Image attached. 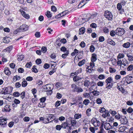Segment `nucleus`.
Masks as SVG:
<instances>
[{
    "label": "nucleus",
    "mask_w": 133,
    "mask_h": 133,
    "mask_svg": "<svg viewBox=\"0 0 133 133\" xmlns=\"http://www.w3.org/2000/svg\"><path fill=\"white\" fill-rule=\"evenodd\" d=\"M105 17L109 20H111L112 19L113 16L111 12L108 11H105L104 14Z\"/></svg>",
    "instance_id": "f257e3e1"
},
{
    "label": "nucleus",
    "mask_w": 133,
    "mask_h": 133,
    "mask_svg": "<svg viewBox=\"0 0 133 133\" xmlns=\"http://www.w3.org/2000/svg\"><path fill=\"white\" fill-rule=\"evenodd\" d=\"M116 34L119 36H121L125 33V31L124 29L120 28H117L115 30Z\"/></svg>",
    "instance_id": "f03ea898"
},
{
    "label": "nucleus",
    "mask_w": 133,
    "mask_h": 133,
    "mask_svg": "<svg viewBox=\"0 0 133 133\" xmlns=\"http://www.w3.org/2000/svg\"><path fill=\"white\" fill-rule=\"evenodd\" d=\"M91 122L95 127L99 126L100 125V122L98 121L95 118H93L92 119Z\"/></svg>",
    "instance_id": "7ed1b4c3"
},
{
    "label": "nucleus",
    "mask_w": 133,
    "mask_h": 133,
    "mask_svg": "<svg viewBox=\"0 0 133 133\" xmlns=\"http://www.w3.org/2000/svg\"><path fill=\"white\" fill-rule=\"evenodd\" d=\"M28 26L25 24H23L21 25L19 27V29L20 31L24 32L25 31L28 29Z\"/></svg>",
    "instance_id": "20e7f679"
},
{
    "label": "nucleus",
    "mask_w": 133,
    "mask_h": 133,
    "mask_svg": "<svg viewBox=\"0 0 133 133\" xmlns=\"http://www.w3.org/2000/svg\"><path fill=\"white\" fill-rule=\"evenodd\" d=\"M104 126L105 129L107 130L112 129V126L109 123H105L104 125Z\"/></svg>",
    "instance_id": "39448f33"
},
{
    "label": "nucleus",
    "mask_w": 133,
    "mask_h": 133,
    "mask_svg": "<svg viewBox=\"0 0 133 133\" xmlns=\"http://www.w3.org/2000/svg\"><path fill=\"white\" fill-rule=\"evenodd\" d=\"M93 82H90L89 80L86 79L84 81V85L85 86L88 87Z\"/></svg>",
    "instance_id": "423d86ee"
},
{
    "label": "nucleus",
    "mask_w": 133,
    "mask_h": 133,
    "mask_svg": "<svg viewBox=\"0 0 133 133\" xmlns=\"http://www.w3.org/2000/svg\"><path fill=\"white\" fill-rule=\"evenodd\" d=\"M127 77H124L123 78L121 81V84L124 85H127L128 84H129L127 82Z\"/></svg>",
    "instance_id": "0eeeda50"
},
{
    "label": "nucleus",
    "mask_w": 133,
    "mask_h": 133,
    "mask_svg": "<svg viewBox=\"0 0 133 133\" xmlns=\"http://www.w3.org/2000/svg\"><path fill=\"white\" fill-rule=\"evenodd\" d=\"M128 61L125 59H124L122 61L121 66L124 67L128 66Z\"/></svg>",
    "instance_id": "6e6552de"
},
{
    "label": "nucleus",
    "mask_w": 133,
    "mask_h": 133,
    "mask_svg": "<svg viewBox=\"0 0 133 133\" xmlns=\"http://www.w3.org/2000/svg\"><path fill=\"white\" fill-rule=\"evenodd\" d=\"M97 56L96 54L94 53L92 54V57H91V61L94 62L97 60Z\"/></svg>",
    "instance_id": "1a4fd4ad"
},
{
    "label": "nucleus",
    "mask_w": 133,
    "mask_h": 133,
    "mask_svg": "<svg viewBox=\"0 0 133 133\" xmlns=\"http://www.w3.org/2000/svg\"><path fill=\"white\" fill-rule=\"evenodd\" d=\"M44 90L45 91H49L51 90V88L49 84H47L44 87Z\"/></svg>",
    "instance_id": "9d476101"
},
{
    "label": "nucleus",
    "mask_w": 133,
    "mask_h": 133,
    "mask_svg": "<svg viewBox=\"0 0 133 133\" xmlns=\"http://www.w3.org/2000/svg\"><path fill=\"white\" fill-rule=\"evenodd\" d=\"M121 124H126L127 123L128 121L127 118L125 117L124 118H122L121 120Z\"/></svg>",
    "instance_id": "9b49d317"
},
{
    "label": "nucleus",
    "mask_w": 133,
    "mask_h": 133,
    "mask_svg": "<svg viewBox=\"0 0 133 133\" xmlns=\"http://www.w3.org/2000/svg\"><path fill=\"white\" fill-rule=\"evenodd\" d=\"M21 14L25 18L27 19H28L30 18V16L28 14H26L24 11H22L21 12Z\"/></svg>",
    "instance_id": "f8f14e48"
},
{
    "label": "nucleus",
    "mask_w": 133,
    "mask_h": 133,
    "mask_svg": "<svg viewBox=\"0 0 133 133\" xmlns=\"http://www.w3.org/2000/svg\"><path fill=\"white\" fill-rule=\"evenodd\" d=\"M128 81L127 82L128 83L130 84V83L133 82V77L132 76H129L127 77Z\"/></svg>",
    "instance_id": "ddd939ff"
},
{
    "label": "nucleus",
    "mask_w": 133,
    "mask_h": 133,
    "mask_svg": "<svg viewBox=\"0 0 133 133\" xmlns=\"http://www.w3.org/2000/svg\"><path fill=\"white\" fill-rule=\"evenodd\" d=\"M130 45V43L127 42L123 44L122 45L125 48H129Z\"/></svg>",
    "instance_id": "4468645a"
},
{
    "label": "nucleus",
    "mask_w": 133,
    "mask_h": 133,
    "mask_svg": "<svg viewBox=\"0 0 133 133\" xmlns=\"http://www.w3.org/2000/svg\"><path fill=\"white\" fill-rule=\"evenodd\" d=\"M3 42L5 43H8L9 42L10 40L9 37H5L3 39Z\"/></svg>",
    "instance_id": "2eb2a0df"
},
{
    "label": "nucleus",
    "mask_w": 133,
    "mask_h": 133,
    "mask_svg": "<svg viewBox=\"0 0 133 133\" xmlns=\"http://www.w3.org/2000/svg\"><path fill=\"white\" fill-rule=\"evenodd\" d=\"M20 78L21 77L20 76L16 75L13 77V81L15 82L17 80H19Z\"/></svg>",
    "instance_id": "dca6fc26"
},
{
    "label": "nucleus",
    "mask_w": 133,
    "mask_h": 133,
    "mask_svg": "<svg viewBox=\"0 0 133 133\" xmlns=\"http://www.w3.org/2000/svg\"><path fill=\"white\" fill-rule=\"evenodd\" d=\"M112 82V78L111 77H109L105 81V82L107 83H110Z\"/></svg>",
    "instance_id": "f3484780"
},
{
    "label": "nucleus",
    "mask_w": 133,
    "mask_h": 133,
    "mask_svg": "<svg viewBox=\"0 0 133 133\" xmlns=\"http://www.w3.org/2000/svg\"><path fill=\"white\" fill-rule=\"evenodd\" d=\"M4 72L5 74L8 76L10 75V71L9 70L8 68L5 69Z\"/></svg>",
    "instance_id": "a211bd4d"
},
{
    "label": "nucleus",
    "mask_w": 133,
    "mask_h": 133,
    "mask_svg": "<svg viewBox=\"0 0 133 133\" xmlns=\"http://www.w3.org/2000/svg\"><path fill=\"white\" fill-rule=\"evenodd\" d=\"M117 65H119L120 66L121 68H124V67L123 66H121L122 61L121 59L118 58L117 59Z\"/></svg>",
    "instance_id": "6ab92c4d"
},
{
    "label": "nucleus",
    "mask_w": 133,
    "mask_h": 133,
    "mask_svg": "<svg viewBox=\"0 0 133 133\" xmlns=\"http://www.w3.org/2000/svg\"><path fill=\"white\" fill-rule=\"evenodd\" d=\"M79 35L83 34H84L85 32V30L84 28L82 27L79 29Z\"/></svg>",
    "instance_id": "aec40b11"
},
{
    "label": "nucleus",
    "mask_w": 133,
    "mask_h": 133,
    "mask_svg": "<svg viewBox=\"0 0 133 133\" xmlns=\"http://www.w3.org/2000/svg\"><path fill=\"white\" fill-rule=\"evenodd\" d=\"M126 127L125 126H122L120 127L118 130V131L120 132H123L125 130Z\"/></svg>",
    "instance_id": "412c9836"
},
{
    "label": "nucleus",
    "mask_w": 133,
    "mask_h": 133,
    "mask_svg": "<svg viewBox=\"0 0 133 133\" xmlns=\"http://www.w3.org/2000/svg\"><path fill=\"white\" fill-rule=\"evenodd\" d=\"M127 56L128 57V59L129 61H133V55H130L129 54H127Z\"/></svg>",
    "instance_id": "4be33fe9"
},
{
    "label": "nucleus",
    "mask_w": 133,
    "mask_h": 133,
    "mask_svg": "<svg viewBox=\"0 0 133 133\" xmlns=\"http://www.w3.org/2000/svg\"><path fill=\"white\" fill-rule=\"evenodd\" d=\"M85 62V59H83L82 60L80 61L78 64V65L79 66H81L82 65H84Z\"/></svg>",
    "instance_id": "5701e85b"
},
{
    "label": "nucleus",
    "mask_w": 133,
    "mask_h": 133,
    "mask_svg": "<svg viewBox=\"0 0 133 133\" xmlns=\"http://www.w3.org/2000/svg\"><path fill=\"white\" fill-rule=\"evenodd\" d=\"M82 115L81 114H75L74 116L75 119H78L81 117Z\"/></svg>",
    "instance_id": "b1692460"
},
{
    "label": "nucleus",
    "mask_w": 133,
    "mask_h": 133,
    "mask_svg": "<svg viewBox=\"0 0 133 133\" xmlns=\"http://www.w3.org/2000/svg\"><path fill=\"white\" fill-rule=\"evenodd\" d=\"M71 122L72 126H74L76 125L77 122L75 118H73V119H72V120Z\"/></svg>",
    "instance_id": "393cba45"
},
{
    "label": "nucleus",
    "mask_w": 133,
    "mask_h": 133,
    "mask_svg": "<svg viewBox=\"0 0 133 133\" xmlns=\"http://www.w3.org/2000/svg\"><path fill=\"white\" fill-rule=\"evenodd\" d=\"M4 119H5V118H2L1 117H0V125H2V126L3 125V124L2 123L3 122H3L4 124H5L6 122H5L6 121H4Z\"/></svg>",
    "instance_id": "a878e982"
},
{
    "label": "nucleus",
    "mask_w": 133,
    "mask_h": 133,
    "mask_svg": "<svg viewBox=\"0 0 133 133\" xmlns=\"http://www.w3.org/2000/svg\"><path fill=\"white\" fill-rule=\"evenodd\" d=\"M61 126L62 128L64 129H65L66 127L68 126L67 122H65L62 123V124Z\"/></svg>",
    "instance_id": "bb28decb"
},
{
    "label": "nucleus",
    "mask_w": 133,
    "mask_h": 133,
    "mask_svg": "<svg viewBox=\"0 0 133 133\" xmlns=\"http://www.w3.org/2000/svg\"><path fill=\"white\" fill-rule=\"evenodd\" d=\"M133 69V65L132 64L130 65L127 68V70L128 71H132Z\"/></svg>",
    "instance_id": "cd10ccee"
},
{
    "label": "nucleus",
    "mask_w": 133,
    "mask_h": 133,
    "mask_svg": "<svg viewBox=\"0 0 133 133\" xmlns=\"http://www.w3.org/2000/svg\"><path fill=\"white\" fill-rule=\"evenodd\" d=\"M32 71L35 73H36L38 72L37 69L36 68V66L35 65H34L32 69Z\"/></svg>",
    "instance_id": "c85d7f7f"
},
{
    "label": "nucleus",
    "mask_w": 133,
    "mask_h": 133,
    "mask_svg": "<svg viewBox=\"0 0 133 133\" xmlns=\"http://www.w3.org/2000/svg\"><path fill=\"white\" fill-rule=\"evenodd\" d=\"M93 94L95 96H98L99 94V92L97 91H94L92 92Z\"/></svg>",
    "instance_id": "c756f323"
},
{
    "label": "nucleus",
    "mask_w": 133,
    "mask_h": 133,
    "mask_svg": "<svg viewBox=\"0 0 133 133\" xmlns=\"http://www.w3.org/2000/svg\"><path fill=\"white\" fill-rule=\"evenodd\" d=\"M47 50V48L45 46H43L41 48V51L43 53H45L46 52Z\"/></svg>",
    "instance_id": "7c9ffc66"
},
{
    "label": "nucleus",
    "mask_w": 133,
    "mask_h": 133,
    "mask_svg": "<svg viewBox=\"0 0 133 133\" xmlns=\"http://www.w3.org/2000/svg\"><path fill=\"white\" fill-rule=\"evenodd\" d=\"M124 56V54H119L117 56V58L121 59L123 58Z\"/></svg>",
    "instance_id": "2f4dec72"
},
{
    "label": "nucleus",
    "mask_w": 133,
    "mask_h": 133,
    "mask_svg": "<svg viewBox=\"0 0 133 133\" xmlns=\"http://www.w3.org/2000/svg\"><path fill=\"white\" fill-rule=\"evenodd\" d=\"M81 79V78H80L79 77L75 76L73 78V80L74 82H77Z\"/></svg>",
    "instance_id": "473e14b6"
},
{
    "label": "nucleus",
    "mask_w": 133,
    "mask_h": 133,
    "mask_svg": "<svg viewBox=\"0 0 133 133\" xmlns=\"http://www.w3.org/2000/svg\"><path fill=\"white\" fill-rule=\"evenodd\" d=\"M116 34V31L112 30L110 32V35L112 37L114 36Z\"/></svg>",
    "instance_id": "72a5a7b5"
},
{
    "label": "nucleus",
    "mask_w": 133,
    "mask_h": 133,
    "mask_svg": "<svg viewBox=\"0 0 133 133\" xmlns=\"http://www.w3.org/2000/svg\"><path fill=\"white\" fill-rule=\"evenodd\" d=\"M95 50V48L94 46L93 45H91L90 47V51L91 52H93Z\"/></svg>",
    "instance_id": "f704fd0d"
},
{
    "label": "nucleus",
    "mask_w": 133,
    "mask_h": 133,
    "mask_svg": "<svg viewBox=\"0 0 133 133\" xmlns=\"http://www.w3.org/2000/svg\"><path fill=\"white\" fill-rule=\"evenodd\" d=\"M13 48V47L12 46H10L6 48L5 50L6 51H8L9 52H10V51Z\"/></svg>",
    "instance_id": "c9c22d12"
},
{
    "label": "nucleus",
    "mask_w": 133,
    "mask_h": 133,
    "mask_svg": "<svg viewBox=\"0 0 133 133\" xmlns=\"http://www.w3.org/2000/svg\"><path fill=\"white\" fill-rule=\"evenodd\" d=\"M24 58V56L23 55H21L18 56L17 59L19 61H21Z\"/></svg>",
    "instance_id": "e433bc0d"
},
{
    "label": "nucleus",
    "mask_w": 133,
    "mask_h": 133,
    "mask_svg": "<svg viewBox=\"0 0 133 133\" xmlns=\"http://www.w3.org/2000/svg\"><path fill=\"white\" fill-rule=\"evenodd\" d=\"M46 16L48 18L51 17L52 16V15L50 14V12L48 11L45 14Z\"/></svg>",
    "instance_id": "4c0bfd02"
},
{
    "label": "nucleus",
    "mask_w": 133,
    "mask_h": 133,
    "mask_svg": "<svg viewBox=\"0 0 133 133\" xmlns=\"http://www.w3.org/2000/svg\"><path fill=\"white\" fill-rule=\"evenodd\" d=\"M82 70L81 68L79 69L78 70L76 71L75 72H74L75 74H74V75H77L78 74L81 73L82 72Z\"/></svg>",
    "instance_id": "58836bf2"
},
{
    "label": "nucleus",
    "mask_w": 133,
    "mask_h": 133,
    "mask_svg": "<svg viewBox=\"0 0 133 133\" xmlns=\"http://www.w3.org/2000/svg\"><path fill=\"white\" fill-rule=\"evenodd\" d=\"M89 101L88 99H85L83 101V103L85 105H87L89 103Z\"/></svg>",
    "instance_id": "ea45409f"
},
{
    "label": "nucleus",
    "mask_w": 133,
    "mask_h": 133,
    "mask_svg": "<svg viewBox=\"0 0 133 133\" xmlns=\"http://www.w3.org/2000/svg\"><path fill=\"white\" fill-rule=\"evenodd\" d=\"M109 112L112 116H114L117 114V112L115 111H113L111 110H109Z\"/></svg>",
    "instance_id": "a19ab883"
},
{
    "label": "nucleus",
    "mask_w": 133,
    "mask_h": 133,
    "mask_svg": "<svg viewBox=\"0 0 133 133\" xmlns=\"http://www.w3.org/2000/svg\"><path fill=\"white\" fill-rule=\"evenodd\" d=\"M27 84V83L26 81H23L22 83V86L23 87H26Z\"/></svg>",
    "instance_id": "79ce46f5"
},
{
    "label": "nucleus",
    "mask_w": 133,
    "mask_h": 133,
    "mask_svg": "<svg viewBox=\"0 0 133 133\" xmlns=\"http://www.w3.org/2000/svg\"><path fill=\"white\" fill-rule=\"evenodd\" d=\"M1 92L2 94L4 95L8 93V89L6 88L5 89L4 91H2Z\"/></svg>",
    "instance_id": "37998d69"
},
{
    "label": "nucleus",
    "mask_w": 133,
    "mask_h": 133,
    "mask_svg": "<svg viewBox=\"0 0 133 133\" xmlns=\"http://www.w3.org/2000/svg\"><path fill=\"white\" fill-rule=\"evenodd\" d=\"M92 70H93V69H92V68L89 66L88 67V68H87L86 71L90 73L92 72Z\"/></svg>",
    "instance_id": "c03bdc74"
},
{
    "label": "nucleus",
    "mask_w": 133,
    "mask_h": 133,
    "mask_svg": "<svg viewBox=\"0 0 133 133\" xmlns=\"http://www.w3.org/2000/svg\"><path fill=\"white\" fill-rule=\"evenodd\" d=\"M106 110L105 109L104 107H102L101 108V109H99V111L101 113H103Z\"/></svg>",
    "instance_id": "a18cd8bd"
},
{
    "label": "nucleus",
    "mask_w": 133,
    "mask_h": 133,
    "mask_svg": "<svg viewBox=\"0 0 133 133\" xmlns=\"http://www.w3.org/2000/svg\"><path fill=\"white\" fill-rule=\"evenodd\" d=\"M96 102L98 104H100L102 103V101L100 98H98L96 101Z\"/></svg>",
    "instance_id": "49530a36"
},
{
    "label": "nucleus",
    "mask_w": 133,
    "mask_h": 133,
    "mask_svg": "<svg viewBox=\"0 0 133 133\" xmlns=\"http://www.w3.org/2000/svg\"><path fill=\"white\" fill-rule=\"evenodd\" d=\"M105 77L102 74L99 75L98 77V78L100 80L103 79H104Z\"/></svg>",
    "instance_id": "de8ad7c7"
},
{
    "label": "nucleus",
    "mask_w": 133,
    "mask_h": 133,
    "mask_svg": "<svg viewBox=\"0 0 133 133\" xmlns=\"http://www.w3.org/2000/svg\"><path fill=\"white\" fill-rule=\"evenodd\" d=\"M32 65V64L31 62H29L27 63L26 65L25 66L27 68H29Z\"/></svg>",
    "instance_id": "09e8293b"
},
{
    "label": "nucleus",
    "mask_w": 133,
    "mask_h": 133,
    "mask_svg": "<svg viewBox=\"0 0 133 133\" xmlns=\"http://www.w3.org/2000/svg\"><path fill=\"white\" fill-rule=\"evenodd\" d=\"M127 111L129 113H131L133 111V109L131 107H129L127 110Z\"/></svg>",
    "instance_id": "8fccbe9b"
},
{
    "label": "nucleus",
    "mask_w": 133,
    "mask_h": 133,
    "mask_svg": "<svg viewBox=\"0 0 133 133\" xmlns=\"http://www.w3.org/2000/svg\"><path fill=\"white\" fill-rule=\"evenodd\" d=\"M83 95V97L85 98H88L90 96L89 94L87 93H84Z\"/></svg>",
    "instance_id": "3c124183"
},
{
    "label": "nucleus",
    "mask_w": 133,
    "mask_h": 133,
    "mask_svg": "<svg viewBox=\"0 0 133 133\" xmlns=\"http://www.w3.org/2000/svg\"><path fill=\"white\" fill-rule=\"evenodd\" d=\"M104 82L99 81L97 83V85L98 86L102 87L103 85Z\"/></svg>",
    "instance_id": "603ef678"
},
{
    "label": "nucleus",
    "mask_w": 133,
    "mask_h": 133,
    "mask_svg": "<svg viewBox=\"0 0 133 133\" xmlns=\"http://www.w3.org/2000/svg\"><path fill=\"white\" fill-rule=\"evenodd\" d=\"M104 40V37L102 36H100L99 38V41L101 42H103Z\"/></svg>",
    "instance_id": "864d4df0"
},
{
    "label": "nucleus",
    "mask_w": 133,
    "mask_h": 133,
    "mask_svg": "<svg viewBox=\"0 0 133 133\" xmlns=\"http://www.w3.org/2000/svg\"><path fill=\"white\" fill-rule=\"evenodd\" d=\"M61 102L60 101H57L55 103V105L56 107H58L61 104Z\"/></svg>",
    "instance_id": "5fc2aeb1"
},
{
    "label": "nucleus",
    "mask_w": 133,
    "mask_h": 133,
    "mask_svg": "<svg viewBox=\"0 0 133 133\" xmlns=\"http://www.w3.org/2000/svg\"><path fill=\"white\" fill-rule=\"evenodd\" d=\"M56 68H54L52 70L50 71L49 72V74L50 75H51L55 72L56 71Z\"/></svg>",
    "instance_id": "6e6d98bb"
},
{
    "label": "nucleus",
    "mask_w": 133,
    "mask_h": 133,
    "mask_svg": "<svg viewBox=\"0 0 133 133\" xmlns=\"http://www.w3.org/2000/svg\"><path fill=\"white\" fill-rule=\"evenodd\" d=\"M97 25L95 23H92L90 25V26L93 28H95L97 27Z\"/></svg>",
    "instance_id": "4d7b16f0"
},
{
    "label": "nucleus",
    "mask_w": 133,
    "mask_h": 133,
    "mask_svg": "<svg viewBox=\"0 0 133 133\" xmlns=\"http://www.w3.org/2000/svg\"><path fill=\"white\" fill-rule=\"evenodd\" d=\"M13 95L15 97H17L19 96L20 94L18 92H15L14 93Z\"/></svg>",
    "instance_id": "13d9d810"
},
{
    "label": "nucleus",
    "mask_w": 133,
    "mask_h": 133,
    "mask_svg": "<svg viewBox=\"0 0 133 133\" xmlns=\"http://www.w3.org/2000/svg\"><path fill=\"white\" fill-rule=\"evenodd\" d=\"M122 8V6L121 4L120 3H118L117 5V9L120 10Z\"/></svg>",
    "instance_id": "bf43d9fd"
},
{
    "label": "nucleus",
    "mask_w": 133,
    "mask_h": 133,
    "mask_svg": "<svg viewBox=\"0 0 133 133\" xmlns=\"http://www.w3.org/2000/svg\"><path fill=\"white\" fill-rule=\"evenodd\" d=\"M21 97L22 99H23L25 96V92L24 91L22 92L20 94Z\"/></svg>",
    "instance_id": "052dcab7"
},
{
    "label": "nucleus",
    "mask_w": 133,
    "mask_h": 133,
    "mask_svg": "<svg viewBox=\"0 0 133 133\" xmlns=\"http://www.w3.org/2000/svg\"><path fill=\"white\" fill-rule=\"evenodd\" d=\"M50 65L48 63H45L44 66L43 67L45 69H47L49 68Z\"/></svg>",
    "instance_id": "680f3d73"
},
{
    "label": "nucleus",
    "mask_w": 133,
    "mask_h": 133,
    "mask_svg": "<svg viewBox=\"0 0 133 133\" xmlns=\"http://www.w3.org/2000/svg\"><path fill=\"white\" fill-rule=\"evenodd\" d=\"M103 32L105 33H108L109 32V29L106 27L104 28L103 29Z\"/></svg>",
    "instance_id": "e2e57ef3"
},
{
    "label": "nucleus",
    "mask_w": 133,
    "mask_h": 133,
    "mask_svg": "<svg viewBox=\"0 0 133 133\" xmlns=\"http://www.w3.org/2000/svg\"><path fill=\"white\" fill-rule=\"evenodd\" d=\"M50 122H51V121H50L49 122V118H48L45 120H44V121L43 122V123H44L45 124L48 123Z\"/></svg>",
    "instance_id": "0e129e2a"
},
{
    "label": "nucleus",
    "mask_w": 133,
    "mask_h": 133,
    "mask_svg": "<svg viewBox=\"0 0 133 133\" xmlns=\"http://www.w3.org/2000/svg\"><path fill=\"white\" fill-rule=\"evenodd\" d=\"M109 43L110 44L112 45L113 46L115 45L116 44L112 40L109 41Z\"/></svg>",
    "instance_id": "69168bd1"
},
{
    "label": "nucleus",
    "mask_w": 133,
    "mask_h": 133,
    "mask_svg": "<svg viewBox=\"0 0 133 133\" xmlns=\"http://www.w3.org/2000/svg\"><path fill=\"white\" fill-rule=\"evenodd\" d=\"M109 71L110 73H112L115 72L116 71V70L115 69L110 68H109Z\"/></svg>",
    "instance_id": "338daca9"
},
{
    "label": "nucleus",
    "mask_w": 133,
    "mask_h": 133,
    "mask_svg": "<svg viewBox=\"0 0 133 133\" xmlns=\"http://www.w3.org/2000/svg\"><path fill=\"white\" fill-rule=\"evenodd\" d=\"M79 45L81 47L84 48L85 46V44L84 42L82 41L81 42Z\"/></svg>",
    "instance_id": "774afa93"
}]
</instances>
